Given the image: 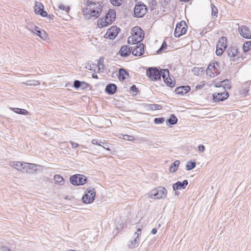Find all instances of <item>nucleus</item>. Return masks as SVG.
<instances>
[{
  "instance_id": "47",
  "label": "nucleus",
  "mask_w": 251,
  "mask_h": 251,
  "mask_svg": "<svg viewBox=\"0 0 251 251\" xmlns=\"http://www.w3.org/2000/svg\"><path fill=\"white\" fill-rule=\"evenodd\" d=\"M142 230L140 228H137V231L134 233V236H138V238L140 237L141 234Z\"/></svg>"
},
{
  "instance_id": "33",
  "label": "nucleus",
  "mask_w": 251,
  "mask_h": 251,
  "mask_svg": "<svg viewBox=\"0 0 251 251\" xmlns=\"http://www.w3.org/2000/svg\"><path fill=\"white\" fill-rule=\"evenodd\" d=\"M180 164L179 160H176L172 165L170 167L169 170L171 172H175Z\"/></svg>"
},
{
  "instance_id": "8",
  "label": "nucleus",
  "mask_w": 251,
  "mask_h": 251,
  "mask_svg": "<svg viewBox=\"0 0 251 251\" xmlns=\"http://www.w3.org/2000/svg\"><path fill=\"white\" fill-rule=\"evenodd\" d=\"M87 179L82 175H75L70 177V182L73 185H82L87 182Z\"/></svg>"
},
{
  "instance_id": "17",
  "label": "nucleus",
  "mask_w": 251,
  "mask_h": 251,
  "mask_svg": "<svg viewBox=\"0 0 251 251\" xmlns=\"http://www.w3.org/2000/svg\"><path fill=\"white\" fill-rule=\"evenodd\" d=\"M144 45L143 43H140L137 45L134 48L132 49V54L134 56H141L144 53Z\"/></svg>"
},
{
  "instance_id": "59",
  "label": "nucleus",
  "mask_w": 251,
  "mask_h": 251,
  "mask_svg": "<svg viewBox=\"0 0 251 251\" xmlns=\"http://www.w3.org/2000/svg\"><path fill=\"white\" fill-rule=\"evenodd\" d=\"M101 147H103L104 149L106 150L107 151H110L109 147L105 146V145H104V146L102 145V146H101Z\"/></svg>"
},
{
  "instance_id": "31",
  "label": "nucleus",
  "mask_w": 251,
  "mask_h": 251,
  "mask_svg": "<svg viewBox=\"0 0 251 251\" xmlns=\"http://www.w3.org/2000/svg\"><path fill=\"white\" fill-rule=\"evenodd\" d=\"M205 69L204 67H194L192 70V72L195 75H201L204 72Z\"/></svg>"
},
{
  "instance_id": "16",
  "label": "nucleus",
  "mask_w": 251,
  "mask_h": 251,
  "mask_svg": "<svg viewBox=\"0 0 251 251\" xmlns=\"http://www.w3.org/2000/svg\"><path fill=\"white\" fill-rule=\"evenodd\" d=\"M119 30L120 29L116 26H112L108 29L105 36L109 39H114L118 35Z\"/></svg>"
},
{
  "instance_id": "30",
  "label": "nucleus",
  "mask_w": 251,
  "mask_h": 251,
  "mask_svg": "<svg viewBox=\"0 0 251 251\" xmlns=\"http://www.w3.org/2000/svg\"><path fill=\"white\" fill-rule=\"evenodd\" d=\"M178 121L177 118L174 114H171L170 118L166 120L167 125H174L177 123Z\"/></svg>"
},
{
  "instance_id": "40",
  "label": "nucleus",
  "mask_w": 251,
  "mask_h": 251,
  "mask_svg": "<svg viewBox=\"0 0 251 251\" xmlns=\"http://www.w3.org/2000/svg\"><path fill=\"white\" fill-rule=\"evenodd\" d=\"M164 82L170 87H173L175 85V81H173L170 77H169V78L165 79V80H164Z\"/></svg>"
},
{
  "instance_id": "35",
  "label": "nucleus",
  "mask_w": 251,
  "mask_h": 251,
  "mask_svg": "<svg viewBox=\"0 0 251 251\" xmlns=\"http://www.w3.org/2000/svg\"><path fill=\"white\" fill-rule=\"evenodd\" d=\"M196 166V163L195 161H188L186 165V169L187 171L191 170L195 168Z\"/></svg>"
},
{
  "instance_id": "46",
  "label": "nucleus",
  "mask_w": 251,
  "mask_h": 251,
  "mask_svg": "<svg viewBox=\"0 0 251 251\" xmlns=\"http://www.w3.org/2000/svg\"><path fill=\"white\" fill-rule=\"evenodd\" d=\"M225 50L220 49V48H217V50L216 51V53L217 55L220 56L222 54Z\"/></svg>"
},
{
  "instance_id": "57",
  "label": "nucleus",
  "mask_w": 251,
  "mask_h": 251,
  "mask_svg": "<svg viewBox=\"0 0 251 251\" xmlns=\"http://www.w3.org/2000/svg\"><path fill=\"white\" fill-rule=\"evenodd\" d=\"M151 233L153 234H155L157 233V229L155 228H154L152 229Z\"/></svg>"
},
{
  "instance_id": "58",
  "label": "nucleus",
  "mask_w": 251,
  "mask_h": 251,
  "mask_svg": "<svg viewBox=\"0 0 251 251\" xmlns=\"http://www.w3.org/2000/svg\"><path fill=\"white\" fill-rule=\"evenodd\" d=\"M213 64H215V65L216 67H217V68H218V69H219L220 68V63L218 61L215 62V63H213Z\"/></svg>"
},
{
  "instance_id": "54",
  "label": "nucleus",
  "mask_w": 251,
  "mask_h": 251,
  "mask_svg": "<svg viewBox=\"0 0 251 251\" xmlns=\"http://www.w3.org/2000/svg\"><path fill=\"white\" fill-rule=\"evenodd\" d=\"M198 150L200 151L203 152L205 150V147L203 145H200L198 147Z\"/></svg>"
},
{
  "instance_id": "4",
  "label": "nucleus",
  "mask_w": 251,
  "mask_h": 251,
  "mask_svg": "<svg viewBox=\"0 0 251 251\" xmlns=\"http://www.w3.org/2000/svg\"><path fill=\"white\" fill-rule=\"evenodd\" d=\"M115 11L114 10L110 9L104 17L99 19L98 24L100 28L107 26L115 21Z\"/></svg>"
},
{
  "instance_id": "41",
  "label": "nucleus",
  "mask_w": 251,
  "mask_h": 251,
  "mask_svg": "<svg viewBox=\"0 0 251 251\" xmlns=\"http://www.w3.org/2000/svg\"><path fill=\"white\" fill-rule=\"evenodd\" d=\"M26 85L29 86H37L40 84V82L38 80H27L25 82Z\"/></svg>"
},
{
  "instance_id": "42",
  "label": "nucleus",
  "mask_w": 251,
  "mask_h": 251,
  "mask_svg": "<svg viewBox=\"0 0 251 251\" xmlns=\"http://www.w3.org/2000/svg\"><path fill=\"white\" fill-rule=\"evenodd\" d=\"M150 108L152 110H159L162 108V105L157 104H151Z\"/></svg>"
},
{
  "instance_id": "3",
  "label": "nucleus",
  "mask_w": 251,
  "mask_h": 251,
  "mask_svg": "<svg viewBox=\"0 0 251 251\" xmlns=\"http://www.w3.org/2000/svg\"><path fill=\"white\" fill-rule=\"evenodd\" d=\"M115 11L114 10L110 9L104 17L99 19L98 24L100 28L107 26L115 21Z\"/></svg>"
},
{
  "instance_id": "37",
  "label": "nucleus",
  "mask_w": 251,
  "mask_h": 251,
  "mask_svg": "<svg viewBox=\"0 0 251 251\" xmlns=\"http://www.w3.org/2000/svg\"><path fill=\"white\" fill-rule=\"evenodd\" d=\"M244 52H246L251 50V41L246 42L243 46Z\"/></svg>"
},
{
  "instance_id": "1",
  "label": "nucleus",
  "mask_w": 251,
  "mask_h": 251,
  "mask_svg": "<svg viewBox=\"0 0 251 251\" xmlns=\"http://www.w3.org/2000/svg\"><path fill=\"white\" fill-rule=\"evenodd\" d=\"M83 3L85 7L82 9V12L86 19H96L100 16L103 8L102 2L87 0Z\"/></svg>"
},
{
  "instance_id": "51",
  "label": "nucleus",
  "mask_w": 251,
  "mask_h": 251,
  "mask_svg": "<svg viewBox=\"0 0 251 251\" xmlns=\"http://www.w3.org/2000/svg\"><path fill=\"white\" fill-rule=\"evenodd\" d=\"M0 251H12L10 250V249L6 246H2L0 247Z\"/></svg>"
},
{
  "instance_id": "15",
  "label": "nucleus",
  "mask_w": 251,
  "mask_h": 251,
  "mask_svg": "<svg viewBox=\"0 0 251 251\" xmlns=\"http://www.w3.org/2000/svg\"><path fill=\"white\" fill-rule=\"evenodd\" d=\"M238 30L240 35L246 39H251V32L248 26L241 25L239 26Z\"/></svg>"
},
{
  "instance_id": "45",
  "label": "nucleus",
  "mask_w": 251,
  "mask_h": 251,
  "mask_svg": "<svg viewBox=\"0 0 251 251\" xmlns=\"http://www.w3.org/2000/svg\"><path fill=\"white\" fill-rule=\"evenodd\" d=\"M167 47V43H166V42L164 41L162 43L160 48H159V49L157 50V52L158 53H159V52H160L162 50H163L164 49H166Z\"/></svg>"
},
{
  "instance_id": "61",
  "label": "nucleus",
  "mask_w": 251,
  "mask_h": 251,
  "mask_svg": "<svg viewBox=\"0 0 251 251\" xmlns=\"http://www.w3.org/2000/svg\"><path fill=\"white\" fill-rule=\"evenodd\" d=\"M111 19V18H110V16H107V21H109V20H110Z\"/></svg>"
},
{
  "instance_id": "60",
  "label": "nucleus",
  "mask_w": 251,
  "mask_h": 251,
  "mask_svg": "<svg viewBox=\"0 0 251 251\" xmlns=\"http://www.w3.org/2000/svg\"><path fill=\"white\" fill-rule=\"evenodd\" d=\"M92 76L94 78H96V79H98V75L96 74H93L92 75Z\"/></svg>"
},
{
  "instance_id": "50",
  "label": "nucleus",
  "mask_w": 251,
  "mask_h": 251,
  "mask_svg": "<svg viewBox=\"0 0 251 251\" xmlns=\"http://www.w3.org/2000/svg\"><path fill=\"white\" fill-rule=\"evenodd\" d=\"M124 136V139L125 140H127L128 141H131V140H133V139H134L133 136L128 135H125Z\"/></svg>"
},
{
  "instance_id": "34",
  "label": "nucleus",
  "mask_w": 251,
  "mask_h": 251,
  "mask_svg": "<svg viewBox=\"0 0 251 251\" xmlns=\"http://www.w3.org/2000/svg\"><path fill=\"white\" fill-rule=\"evenodd\" d=\"M54 180L55 183L59 184L60 185H62L64 182L63 178L59 175H55L54 176Z\"/></svg>"
},
{
  "instance_id": "26",
  "label": "nucleus",
  "mask_w": 251,
  "mask_h": 251,
  "mask_svg": "<svg viewBox=\"0 0 251 251\" xmlns=\"http://www.w3.org/2000/svg\"><path fill=\"white\" fill-rule=\"evenodd\" d=\"M140 242V238H138V236H135L133 240H131L129 241L128 247L129 249H134L139 245Z\"/></svg>"
},
{
  "instance_id": "7",
  "label": "nucleus",
  "mask_w": 251,
  "mask_h": 251,
  "mask_svg": "<svg viewBox=\"0 0 251 251\" xmlns=\"http://www.w3.org/2000/svg\"><path fill=\"white\" fill-rule=\"evenodd\" d=\"M187 30V25L184 21H181L176 24L174 32V36L178 38L185 34Z\"/></svg>"
},
{
  "instance_id": "21",
  "label": "nucleus",
  "mask_w": 251,
  "mask_h": 251,
  "mask_svg": "<svg viewBox=\"0 0 251 251\" xmlns=\"http://www.w3.org/2000/svg\"><path fill=\"white\" fill-rule=\"evenodd\" d=\"M74 87L76 89L80 88L82 90H85L89 87V84L84 81L75 80L74 82Z\"/></svg>"
},
{
  "instance_id": "53",
  "label": "nucleus",
  "mask_w": 251,
  "mask_h": 251,
  "mask_svg": "<svg viewBox=\"0 0 251 251\" xmlns=\"http://www.w3.org/2000/svg\"><path fill=\"white\" fill-rule=\"evenodd\" d=\"M70 142L73 148H76L79 146L77 143H75L71 141Z\"/></svg>"
},
{
  "instance_id": "43",
  "label": "nucleus",
  "mask_w": 251,
  "mask_h": 251,
  "mask_svg": "<svg viewBox=\"0 0 251 251\" xmlns=\"http://www.w3.org/2000/svg\"><path fill=\"white\" fill-rule=\"evenodd\" d=\"M165 120V118L163 117L155 118L154 119V123L155 124H160L163 123L164 122Z\"/></svg>"
},
{
  "instance_id": "6",
  "label": "nucleus",
  "mask_w": 251,
  "mask_h": 251,
  "mask_svg": "<svg viewBox=\"0 0 251 251\" xmlns=\"http://www.w3.org/2000/svg\"><path fill=\"white\" fill-rule=\"evenodd\" d=\"M86 192L82 197V200L85 204L91 203L94 201L95 198L96 191L95 189L88 188L87 189Z\"/></svg>"
},
{
  "instance_id": "19",
  "label": "nucleus",
  "mask_w": 251,
  "mask_h": 251,
  "mask_svg": "<svg viewBox=\"0 0 251 251\" xmlns=\"http://www.w3.org/2000/svg\"><path fill=\"white\" fill-rule=\"evenodd\" d=\"M10 166L17 169L18 171H24V169L25 167L26 163L21 162L18 161H11L10 162Z\"/></svg>"
},
{
  "instance_id": "12",
  "label": "nucleus",
  "mask_w": 251,
  "mask_h": 251,
  "mask_svg": "<svg viewBox=\"0 0 251 251\" xmlns=\"http://www.w3.org/2000/svg\"><path fill=\"white\" fill-rule=\"evenodd\" d=\"M220 74L219 69L215 64H210L206 70V74L211 77H214Z\"/></svg>"
},
{
  "instance_id": "29",
  "label": "nucleus",
  "mask_w": 251,
  "mask_h": 251,
  "mask_svg": "<svg viewBox=\"0 0 251 251\" xmlns=\"http://www.w3.org/2000/svg\"><path fill=\"white\" fill-rule=\"evenodd\" d=\"M219 87H223L225 91L226 89H229L231 87L230 82L228 79H225L219 83Z\"/></svg>"
},
{
  "instance_id": "14",
  "label": "nucleus",
  "mask_w": 251,
  "mask_h": 251,
  "mask_svg": "<svg viewBox=\"0 0 251 251\" xmlns=\"http://www.w3.org/2000/svg\"><path fill=\"white\" fill-rule=\"evenodd\" d=\"M228 96V93L226 91H224L223 92L215 93L213 94V100L214 102H218L226 100Z\"/></svg>"
},
{
  "instance_id": "11",
  "label": "nucleus",
  "mask_w": 251,
  "mask_h": 251,
  "mask_svg": "<svg viewBox=\"0 0 251 251\" xmlns=\"http://www.w3.org/2000/svg\"><path fill=\"white\" fill-rule=\"evenodd\" d=\"M147 74L148 77L153 81L160 79V70L156 68H149L147 71Z\"/></svg>"
},
{
  "instance_id": "48",
  "label": "nucleus",
  "mask_w": 251,
  "mask_h": 251,
  "mask_svg": "<svg viewBox=\"0 0 251 251\" xmlns=\"http://www.w3.org/2000/svg\"><path fill=\"white\" fill-rule=\"evenodd\" d=\"M91 143L93 145H97L99 146H102V145H101L100 143L99 142V141L97 139H93L91 141Z\"/></svg>"
},
{
  "instance_id": "32",
  "label": "nucleus",
  "mask_w": 251,
  "mask_h": 251,
  "mask_svg": "<svg viewBox=\"0 0 251 251\" xmlns=\"http://www.w3.org/2000/svg\"><path fill=\"white\" fill-rule=\"evenodd\" d=\"M160 78L162 77L163 80L169 78V71L168 69H161L160 70Z\"/></svg>"
},
{
  "instance_id": "62",
  "label": "nucleus",
  "mask_w": 251,
  "mask_h": 251,
  "mask_svg": "<svg viewBox=\"0 0 251 251\" xmlns=\"http://www.w3.org/2000/svg\"><path fill=\"white\" fill-rule=\"evenodd\" d=\"M175 191V195H178V192H177L176 191Z\"/></svg>"
},
{
  "instance_id": "38",
  "label": "nucleus",
  "mask_w": 251,
  "mask_h": 251,
  "mask_svg": "<svg viewBox=\"0 0 251 251\" xmlns=\"http://www.w3.org/2000/svg\"><path fill=\"white\" fill-rule=\"evenodd\" d=\"M211 15L214 18H215L217 17V14L218 13V10L217 8L213 4H211Z\"/></svg>"
},
{
  "instance_id": "22",
  "label": "nucleus",
  "mask_w": 251,
  "mask_h": 251,
  "mask_svg": "<svg viewBox=\"0 0 251 251\" xmlns=\"http://www.w3.org/2000/svg\"><path fill=\"white\" fill-rule=\"evenodd\" d=\"M117 89V85L113 83H110L107 85L105 89L106 93L109 95H113L115 93Z\"/></svg>"
},
{
  "instance_id": "9",
  "label": "nucleus",
  "mask_w": 251,
  "mask_h": 251,
  "mask_svg": "<svg viewBox=\"0 0 251 251\" xmlns=\"http://www.w3.org/2000/svg\"><path fill=\"white\" fill-rule=\"evenodd\" d=\"M151 193V198L160 199L166 197L167 191L165 187L159 186L152 190Z\"/></svg>"
},
{
  "instance_id": "52",
  "label": "nucleus",
  "mask_w": 251,
  "mask_h": 251,
  "mask_svg": "<svg viewBox=\"0 0 251 251\" xmlns=\"http://www.w3.org/2000/svg\"><path fill=\"white\" fill-rule=\"evenodd\" d=\"M101 60H102V61H103V58H100L99 60V61H98V68H99V70L100 69V66H101L102 68H103V66H104V65H103L102 63H101Z\"/></svg>"
},
{
  "instance_id": "2",
  "label": "nucleus",
  "mask_w": 251,
  "mask_h": 251,
  "mask_svg": "<svg viewBox=\"0 0 251 251\" xmlns=\"http://www.w3.org/2000/svg\"><path fill=\"white\" fill-rule=\"evenodd\" d=\"M145 33L139 26H135L131 30V35L127 40V43L134 45L141 42L144 39Z\"/></svg>"
},
{
  "instance_id": "28",
  "label": "nucleus",
  "mask_w": 251,
  "mask_h": 251,
  "mask_svg": "<svg viewBox=\"0 0 251 251\" xmlns=\"http://www.w3.org/2000/svg\"><path fill=\"white\" fill-rule=\"evenodd\" d=\"M226 38L225 37H222L220 38L217 44V48H220L225 50L227 47Z\"/></svg>"
},
{
  "instance_id": "18",
  "label": "nucleus",
  "mask_w": 251,
  "mask_h": 251,
  "mask_svg": "<svg viewBox=\"0 0 251 251\" xmlns=\"http://www.w3.org/2000/svg\"><path fill=\"white\" fill-rule=\"evenodd\" d=\"M132 47H129L128 45H125L121 47L119 51V53L121 56L127 57L130 55L131 52H132Z\"/></svg>"
},
{
  "instance_id": "13",
  "label": "nucleus",
  "mask_w": 251,
  "mask_h": 251,
  "mask_svg": "<svg viewBox=\"0 0 251 251\" xmlns=\"http://www.w3.org/2000/svg\"><path fill=\"white\" fill-rule=\"evenodd\" d=\"M44 5L42 3L35 1L34 9L36 14L40 15L43 17H47L48 13L44 10Z\"/></svg>"
},
{
  "instance_id": "20",
  "label": "nucleus",
  "mask_w": 251,
  "mask_h": 251,
  "mask_svg": "<svg viewBox=\"0 0 251 251\" xmlns=\"http://www.w3.org/2000/svg\"><path fill=\"white\" fill-rule=\"evenodd\" d=\"M188 184V181L187 180L185 179L182 182L178 181L175 183H174L173 185V189L174 191H176L177 190L183 189H184L186 188V186Z\"/></svg>"
},
{
  "instance_id": "39",
  "label": "nucleus",
  "mask_w": 251,
  "mask_h": 251,
  "mask_svg": "<svg viewBox=\"0 0 251 251\" xmlns=\"http://www.w3.org/2000/svg\"><path fill=\"white\" fill-rule=\"evenodd\" d=\"M59 10L65 11L66 13H68L70 11V7L68 6H65L63 4L60 3L58 5Z\"/></svg>"
},
{
  "instance_id": "56",
  "label": "nucleus",
  "mask_w": 251,
  "mask_h": 251,
  "mask_svg": "<svg viewBox=\"0 0 251 251\" xmlns=\"http://www.w3.org/2000/svg\"><path fill=\"white\" fill-rule=\"evenodd\" d=\"M47 17H48L50 20H52L53 19L54 16L52 14H48Z\"/></svg>"
},
{
  "instance_id": "5",
  "label": "nucleus",
  "mask_w": 251,
  "mask_h": 251,
  "mask_svg": "<svg viewBox=\"0 0 251 251\" xmlns=\"http://www.w3.org/2000/svg\"><path fill=\"white\" fill-rule=\"evenodd\" d=\"M226 53L231 61H237L242 57L241 53L238 51L236 47H230L226 51Z\"/></svg>"
},
{
  "instance_id": "23",
  "label": "nucleus",
  "mask_w": 251,
  "mask_h": 251,
  "mask_svg": "<svg viewBox=\"0 0 251 251\" xmlns=\"http://www.w3.org/2000/svg\"><path fill=\"white\" fill-rule=\"evenodd\" d=\"M190 87L188 85L181 86L177 87L175 89V91L177 94H180L183 95L188 93L190 91Z\"/></svg>"
},
{
  "instance_id": "44",
  "label": "nucleus",
  "mask_w": 251,
  "mask_h": 251,
  "mask_svg": "<svg viewBox=\"0 0 251 251\" xmlns=\"http://www.w3.org/2000/svg\"><path fill=\"white\" fill-rule=\"evenodd\" d=\"M123 0H110L111 4L115 6L121 5Z\"/></svg>"
},
{
  "instance_id": "36",
  "label": "nucleus",
  "mask_w": 251,
  "mask_h": 251,
  "mask_svg": "<svg viewBox=\"0 0 251 251\" xmlns=\"http://www.w3.org/2000/svg\"><path fill=\"white\" fill-rule=\"evenodd\" d=\"M13 111L17 114H21V115H27L28 113V112L24 109H21V108H13Z\"/></svg>"
},
{
  "instance_id": "25",
  "label": "nucleus",
  "mask_w": 251,
  "mask_h": 251,
  "mask_svg": "<svg viewBox=\"0 0 251 251\" xmlns=\"http://www.w3.org/2000/svg\"><path fill=\"white\" fill-rule=\"evenodd\" d=\"M32 31L43 39H46L47 37V35L45 31L43 30H41L36 26L34 27Z\"/></svg>"
},
{
  "instance_id": "49",
  "label": "nucleus",
  "mask_w": 251,
  "mask_h": 251,
  "mask_svg": "<svg viewBox=\"0 0 251 251\" xmlns=\"http://www.w3.org/2000/svg\"><path fill=\"white\" fill-rule=\"evenodd\" d=\"M130 90L133 92L137 93L138 91V89L136 87L135 85H133L130 87Z\"/></svg>"
},
{
  "instance_id": "55",
  "label": "nucleus",
  "mask_w": 251,
  "mask_h": 251,
  "mask_svg": "<svg viewBox=\"0 0 251 251\" xmlns=\"http://www.w3.org/2000/svg\"><path fill=\"white\" fill-rule=\"evenodd\" d=\"M100 143L101 145L104 146L105 145V146L109 147V144L108 143L105 142L104 141H100Z\"/></svg>"
},
{
  "instance_id": "24",
  "label": "nucleus",
  "mask_w": 251,
  "mask_h": 251,
  "mask_svg": "<svg viewBox=\"0 0 251 251\" xmlns=\"http://www.w3.org/2000/svg\"><path fill=\"white\" fill-rule=\"evenodd\" d=\"M25 166L24 171L27 173H33L37 169L38 166L35 164L26 163Z\"/></svg>"
},
{
  "instance_id": "10",
  "label": "nucleus",
  "mask_w": 251,
  "mask_h": 251,
  "mask_svg": "<svg viewBox=\"0 0 251 251\" xmlns=\"http://www.w3.org/2000/svg\"><path fill=\"white\" fill-rule=\"evenodd\" d=\"M147 11V7L145 4L138 3L136 4L134 9V13L135 17L141 18L143 17Z\"/></svg>"
},
{
  "instance_id": "27",
  "label": "nucleus",
  "mask_w": 251,
  "mask_h": 251,
  "mask_svg": "<svg viewBox=\"0 0 251 251\" xmlns=\"http://www.w3.org/2000/svg\"><path fill=\"white\" fill-rule=\"evenodd\" d=\"M118 73V77L120 80H124L129 77L128 72L123 68H120Z\"/></svg>"
}]
</instances>
